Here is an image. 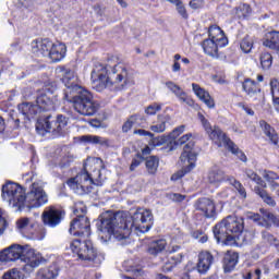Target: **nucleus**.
<instances>
[{
  "mask_svg": "<svg viewBox=\"0 0 279 279\" xmlns=\"http://www.w3.org/2000/svg\"><path fill=\"white\" fill-rule=\"evenodd\" d=\"M242 109H243L244 112H246V114H248L250 117H254V110H252L250 107L242 106Z\"/></svg>",
  "mask_w": 279,
  "mask_h": 279,
  "instance_id": "nucleus-64",
  "label": "nucleus"
},
{
  "mask_svg": "<svg viewBox=\"0 0 279 279\" xmlns=\"http://www.w3.org/2000/svg\"><path fill=\"white\" fill-rule=\"evenodd\" d=\"M262 216L258 214L248 213L247 217L252 221H256L258 226L263 228H271V226H277L279 228V219L271 213L260 209Z\"/></svg>",
  "mask_w": 279,
  "mask_h": 279,
  "instance_id": "nucleus-17",
  "label": "nucleus"
},
{
  "mask_svg": "<svg viewBox=\"0 0 279 279\" xmlns=\"http://www.w3.org/2000/svg\"><path fill=\"white\" fill-rule=\"evenodd\" d=\"M70 247L72 252L77 254L81 260H95V258H97V251L93 245H83L82 247L72 245Z\"/></svg>",
  "mask_w": 279,
  "mask_h": 279,
  "instance_id": "nucleus-20",
  "label": "nucleus"
},
{
  "mask_svg": "<svg viewBox=\"0 0 279 279\" xmlns=\"http://www.w3.org/2000/svg\"><path fill=\"white\" fill-rule=\"evenodd\" d=\"M182 66L180 65V62L174 61L172 64V71L173 73H179V71H181Z\"/></svg>",
  "mask_w": 279,
  "mask_h": 279,
  "instance_id": "nucleus-63",
  "label": "nucleus"
},
{
  "mask_svg": "<svg viewBox=\"0 0 279 279\" xmlns=\"http://www.w3.org/2000/svg\"><path fill=\"white\" fill-rule=\"evenodd\" d=\"M38 279H56L58 278V267L50 266L48 268H40L37 271Z\"/></svg>",
  "mask_w": 279,
  "mask_h": 279,
  "instance_id": "nucleus-29",
  "label": "nucleus"
},
{
  "mask_svg": "<svg viewBox=\"0 0 279 279\" xmlns=\"http://www.w3.org/2000/svg\"><path fill=\"white\" fill-rule=\"evenodd\" d=\"M92 84L98 93L105 88L112 90H126L132 86V73L125 63L119 62V59L111 57L106 63H95L92 71Z\"/></svg>",
  "mask_w": 279,
  "mask_h": 279,
  "instance_id": "nucleus-2",
  "label": "nucleus"
},
{
  "mask_svg": "<svg viewBox=\"0 0 279 279\" xmlns=\"http://www.w3.org/2000/svg\"><path fill=\"white\" fill-rule=\"evenodd\" d=\"M209 38L202 44L204 53L211 58H219V49L228 45V37L217 25H211L208 31Z\"/></svg>",
  "mask_w": 279,
  "mask_h": 279,
  "instance_id": "nucleus-8",
  "label": "nucleus"
},
{
  "mask_svg": "<svg viewBox=\"0 0 279 279\" xmlns=\"http://www.w3.org/2000/svg\"><path fill=\"white\" fill-rule=\"evenodd\" d=\"M126 271L131 272L133 276H135V278H141L142 276H145V271H143V268L138 267V266H133L132 262H125L124 263V267H128Z\"/></svg>",
  "mask_w": 279,
  "mask_h": 279,
  "instance_id": "nucleus-39",
  "label": "nucleus"
},
{
  "mask_svg": "<svg viewBox=\"0 0 279 279\" xmlns=\"http://www.w3.org/2000/svg\"><path fill=\"white\" fill-rule=\"evenodd\" d=\"M197 208L204 213L205 217H215V203L210 198H201Z\"/></svg>",
  "mask_w": 279,
  "mask_h": 279,
  "instance_id": "nucleus-27",
  "label": "nucleus"
},
{
  "mask_svg": "<svg viewBox=\"0 0 279 279\" xmlns=\"http://www.w3.org/2000/svg\"><path fill=\"white\" fill-rule=\"evenodd\" d=\"M63 217L64 215L60 209L47 207L41 215V221L48 228H57V226H60Z\"/></svg>",
  "mask_w": 279,
  "mask_h": 279,
  "instance_id": "nucleus-18",
  "label": "nucleus"
},
{
  "mask_svg": "<svg viewBox=\"0 0 279 279\" xmlns=\"http://www.w3.org/2000/svg\"><path fill=\"white\" fill-rule=\"evenodd\" d=\"M250 12H251L250 5L244 4L242 8H240V10L238 11V14H239V16H244V19H245V17L250 16Z\"/></svg>",
  "mask_w": 279,
  "mask_h": 279,
  "instance_id": "nucleus-48",
  "label": "nucleus"
},
{
  "mask_svg": "<svg viewBox=\"0 0 279 279\" xmlns=\"http://www.w3.org/2000/svg\"><path fill=\"white\" fill-rule=\"evenodd\" d=\"M170 199H172L173 202H183L184 195H182V194H172L170 196Z\"/></svg>",
  "mask_w": 279,
  "mask_h": 279,
  "instance_id": "nucleus-60",
  "label": "nucleus"
},
{
  "mask_svg": "<svg viewBox=\"0 0 279 279\" xmlns=\"http://www.w3.org/2000/svg\"><path fill=\"white\" fill-rule=\"evenodd\" d=\"M207 182L208 184H211V186L216 187L221 186L222 182H228V184L235 187L243 199L247 197V192H245L243 184L234 179V177L226 174V172H223V170L219 169L218 167H214L209 170L207 174Z\"/></svg>",
  "mask_w": 279,
  "mask_h": 279,
  "instance_id": "nucleus-9",
  "label": "nucleus"
},
{
  "mask_svg": "<svg viewBox=\"0 0 279 279\" xmlns=\"http://www.w3.org/2000/svg\"><path fill=\"white\" fill-rule=\"evenodd\" d=\"M151 221H154V215L149 209L138 208L133 215L125 211H119L117 214L106 213L101 216L98 223V230L101 239L105 236V242L108 239H114L120 243L130 242V235L132 230L135 232H149L151 228Z\"/></svg>",
  "mask_w": 279,
  "mask_h": 279,
  "instance_id": "nucleus-1",
  "label": "nucleus"
},
{
  "mask_svg": "<svg viewBox=\"0 0 279 279\" xmlns=\"http://www.w3.org/2000/svg\"><path fill=\"white\" fill-rule=\"evenodd\" d=\"M178 265V260L173 257H171L170 259H168V262L163 265L162 267V271L165 272H169V271H173V268L177 267Z\"/></svg>",
  "mask_w": 279,
  "mask_h": 279,
  "instance_id": "nucleus-42",
  "label": "nucleus"
},
{
  "mask_svg": "<svg viewBox=\"0 0 279 279\" xmlns=\"http://www.w3.org/2000/svg\"><path fill=\"white\" fill-rule=\"evenodd\" d=\"M214 236L217 243L223 245H244L252 240V233L243 232V218L228 216L214 228Z\"/></svg>",
  "mask_w": 279,
  "mask_h": 279,
  "instance_id": "nucleus-4",
  "label": "nucleus"
},
{
  "mask_svg": "<svg viewBox=\"0 0 279 279\" xmlns=\"http://www.w3.org/2000/svg\"><path fill=\"white\" fill-rule=\"evenodd\" d=\"M194 239H198V243H206V241H208V235H204L202 233L197 234V233H194Z\"/></svg>",
  "mask_w": 279,
  "mask_h": 279,
  "instance_id": "nucleus-57",
  "label": "nucleus"
},
{
  "mask_svg": "<svg viewBox=\"0 0 279 279\" xmlns=\"http://www.w3.org/2000/svg\"><path fill=\"white\" fill-rule=\"evenodd\" d=\"M254 191L256 195H259V197L264 199L265 204H267L268 206H276V201H274V198L269 196V194H267V192L264 189L255 186Z\"/></svg>",
  "mask_w": 279,
  "mask_h": 279,
  "instance_id": "nucleus-38",
  "label": "nucleus"
},
{
  "mask_svg": "<svg viewBox=\"0 0 279 279\" xmlns=\"http://www.w3.org/2000/svg\"><path fill=\"white\" fill-rule=\"evenodd\" d=\"M31 47L35 56H43L44 58H49L51 47H53V41L49 39L34 40L32 41Z\"/></svg>",
  "mask_w": 279,
  "mask_h": 279,
  "instance_id": "nucleus-19",
  "label": "nucleus"
},
{
  "mask_svg": "<svg viewBox=\"0 0 279 279\" xmlns=\"http://www.w3.org/2000/svg\"><path fill=\"white\" fill-rule=\"evenodd\" d=\"M263 45L264 47H268V49L279 50V32L272 31L266 33Z\"/></svg>",
  "mask_w": 279,
  "mask_h": 279,
  "instance_id": "nucleus-26",
  "label": "nucleus"
},
{
  "mask_svg": "<svg viewBox=\"0 0 279 279\" xmlns=\"http://www.w3.org/2000/svg\"><path fill=\"white\" fill-rule=\"evenodd\" d=\"M19 258L24 263L22 266V271H24V274H34L38 267L44 263H47V259L43 257L40 252L31 248L29 246L11 245L0 252V263H12L19 260Z\"/></svg>",
  "mask_w": 279,
  "mask_h": 279,
  "instance_id": "nucleus-5",
  "label": "nucleus"
},
{
  "mask_svg": "<svg viewBox=\"0 0 279 279\" xmlns=\"http://www.w3.org/2000/svg\"><path fill=\"white\" fill-rule=\"evenodd\" d=\"M264 180L268 181L269 184L274 183V180H279V175L276 172L265 170L263 173Z\"/></svg>",
  "mask_w": 279,
  "mask_h": 279,
  "instance_id": "nucleus-43",
  "label": "nucleus"
},
{
  "mask_svg": "<svg viewBox=\"0 0 279 279\" xmlns=\"http://www.w3.org/2000/svg\"><path fill=\"white\" fill-rule=\"evenodd\" d=\"M243 53H250L254 49V37L246 35L240 43Z\"/></svg>",
  "mask_w": 279,
  "mask_h": 279,
  "instance_id": "nucleus-34",
  "label": "nucleus"
},
{
  "mask_svg": "<svg viewBox=\"0 0 279 279\" xmlns=\"http://www.w3.org/2000/svg\"><path fill=\"white\" fill-rule=\"evenodd\" d=\"M236 265H239V253L232 251L227 252L222 265L225 274L234 271Z\"/></svg>",
  "mask_w": 279,
  "mask_h": 279,
  "instance_id": "nucleus-23",
  "label": "nucleus"
},
{
  "mask_svg": "<svg viewBox=\"0 0 279 279\" xmlns=\"http://www.w3.org/2000/svg\"><path fill=\"white\" fill-rule=\"evenodd\" d=\"M83 143H92V145H105L108 146V140L106 137L97 135H84L81 137Z\"/></svg>",
  "mask_w": 279,
  "mask_h": 279,
  "instance_id": "nucleus-32",
  "label": "nucleus"
},
{
  "mask_svg": "<svg viewBox=\"0 0 279 279\" xmlns=\"http://www.w3.org/2000/svg\"><path fill=\"white\" fill-rule=\"evenodd\" d=\"M49 202L47 192L38 183H33L32 189L27 195L24 194V207L40 208Z\"/></svg>",
  "mask_w": 279,
  "mask_h": 279,
  "instance_id": "nucleus-14",
  "label": "nucleus"
},
{
  "mask_svg": "<svg viewBox=\"0 0 279 279\" xmlns=\"http://www.w3.org/2000/svg\"><path fill=\"white\" fill-rule=\"evenodd\" d=\"M203 104H205V106L208 107L209 110L215 109V106H216L215 98H213V96H208L207 98H205L203 100Z\"/></svg>",
  "mask_w": 279,
  "mask_h": 279,
  "instance_id": "nucleus-49",
  "label": "nucleus"
},
{
  "mask_svg": "<svg viewBox=\"0 0 279 279\" xmlns=\"http://www.w3.org/2000/svg\"><path fill=\"white\" fill-rule=\"evenodd\" d=\"M175 10L182 19H189V12L186 11V7H184L182 1L175 7Z\"/></svg>",
  "mask_w": 279,
  "mask_h": 279,
  "instance_id": "nucleus-44",
  "label": "nucleus"
},
{
  "mask_svg": "<svg viewBox=\"0 0 279 279\" xmlns=\"http://www.w3.org/2000/svg\"><path fill=\"white\" fill-rule=\"evenodd\" d=\"M160 110H162V105H160L158 102H153L145 108L144 112L148 117H154V116L158 114V112H160Z\"/></svg>",
  "mask_w": 279,
  "mask_h": 279,
  "instance_id": "nucleus-40",
  "label": "nucleus"
},
{
  "mask_svg": "<svg viewBox=\"0 0 279 279\" xmlns=\"http://www.w3.org/2000/svg\"><path fill=\"white\" fill-rule=\"evenodd\" d=\"M57 106H60L58 101V95L53 94L51 87H45L39 92L36 102H23L19 105V110L26 117V119H34L39 112H49L53 110Z\"/></svg>",
  "mask_w": 279,
  "mask_h": 279,
  "instance_id": "nucleus-6",
  "label": "nucleus"
},
{
  "mask_svg": "<svg viewBox=\"0 0 279 279\" xmlns=\"http://www.w3.org/2000/svg\"><path fill=\"white\" fill-rule=\"evenodd\" d=\"M49 119H51V117L37 121L36 130L39 134H45V132H56L60 134L69 124V119L64 116H58L54 122H50Z\"/></svg>",
  "mask_w": 279,
  "mask_h": 279,
  "instance_id": "nucleus-15",
  "label": "nucleus"
},
{
  "mask_svg": "<svg viewBox=\"0 0 279 279\" xmlns=\"http://www.w3.org/2000/svg\"><path fill=\"white\" fill-rule=\"evenodd\" d=\"M219 199H228L230 197V187H227L217 194Z\"/></svg>",
  "mask_w": 279,
  "mask_h": 279,
  "instance_id": "nucleus-55",
  "label": "nucleus"
},
{
  "mask_svg": "<svg viewBox=\"0 0 279 279\" xmlns=\"http://www.w3.org/2000/svg\"><path fill=\"white\" fill-rule=\"evenodd\" d=\"M28 226H29V218H21L16 222V227L17 229H20L21 232H23V230H26Z\"/></svg>",
  "mask_w": 279,
  "mask_h": 279,
  "instance_id": "nucleus-45",
  "label": "nucleus"
},
{
  "mask_svg": "<svg viewBox=\"0 0 279 279\" xmlns=\"http://www.w3.org/2000/svg\"><path fill=\"white\" fill-rule=\"evenodd\" d=\"M245 173L248 180H252V182H255V184L258 186H266V184L263 182V179H260V177H258V174H256V172L253 170H246Z\"/></svg>",
  "mask_w": 279,
  "mask_h": 279,
  "instance_id": "nucleus-41",
  "label": "nucleus"
},
{
  "mask_svg": "<svg viewBox=\"0 0 279 279\" xmlns=\"http://www.w3.org/2000/svg\"><path fill=\"white\" fill-rule=\"evenodd\" d=\"M134 134H138V136H151V133H149V131H145L143 129L135 130Z\"/></svg>",
  "mask_w": 279,
  "mask_h": 279,
  "instance_id": "nucleus-59",
  "label": "nucleus"
},
{
  "mask_svg": "<svg viewBox=\"0 0 279 279\" xmlns=\"http://www.w3.org/2000/svg\"><path fill=\"white\" fill-rule=\"evenodd\" d=\"M184 130H186V126H184V125L178 126L177 129H174L172 131L171 137L178 138V136H180V134H184Z\"/></svg>",
  "mask_w": 279,
  "mask_h": 279,
  "instance_id": "nucleus-51",
  "label": "nucleus"
},
{
  "mask_svg": "<svg viewBox=\"0 0 279 279\" xmlns=\"http://www.w3.org/2000/svg\"><path fill=\"white\" fill-rule=\"evenodd\" d=\"M101 167H104V161L101 158L89 157L84 163V172L89 175L94 181L101 184Z\"/></svg>",
  "mask_w": 279,
  "mask_h": 279,
  "instance_id": "nucleus-16",
  "label": "nucleus"
},
{
  "mask_svg": "<svg viewBox=\"0 0 279 279\" xmlns=\"http://www.w3.org/2000/svg\"><path fill=\"white\" fill-rule=\"evenodd\" d=\"M71 162H73V158L71 157H64L61 161V166L62 167H69V165H71Z\"/></svg>",
  "mask_w": 279,
  "mask_h": 279,
  "instance_id": "nucleus-61",
  "label": "nucleus"
},
{
  "mask_svg": "<svg viewBox=\"0 0 279 279\" xmlns=\"http://www.w3.org/2000/svg\"><path fill=\"white\" fill-rule=\"evenodd\" d=\"M66 56V45L62 43H52V47L50 48V54L48 58L52 60V62H60L64 60Z\"/></svg>",
  "mask_w": 279,
  "mask_h": 279,
  "instance_id": "nucleus-24",
  "label": "nucleus"
},
{
  "mask_svg": "<svg viewBox=\"0 0 279 279\" xmlns=\"http://www.w3.org/2000/svg\"><path fill=\"white\" fill-rule=\"evenodd\" d=\"M57 72L61 74L65 86L63 99L73 105V108L83 117H93L99 110V102L95 101L93 94L77 83V74L71 69L59 68Z\"/></svg>",
  "mask_w": 279,
  "mask_h": 279,
  "instance_id": "nucleus-3",
  "label": "nucleus"
},
{
  "mask_svg": "<svg viewBox=\"0 0 279 279\" xmlns=\"http://www.w3.org/2000/svg\"><path fill=\"white\" fill-rule=\"evenodd\" d=\"M70 234H73V236H78L73 240V245H75V243H83L84 245L92 243L90 221H88V218L81 216L74 219L70 226Z\"/></svg>",
  "mask_w": 279,
  "mask_h": 279,
  "instance_id": "nucleus-11",
  "label": "nucleus"
},
{
  "mask_svg": "<svg viewBox=\"0 0 279 279\" xmlns=\"http://www.w3.org/2000/svg\"><path fill=\"white\" fill-rule=\"evenodd\" d=\"M211 80L213 82H216V84H227L226 77L223 76L213 75Z\"/></svg>",
  "mask_w": 279,
  "mask_h": 279,
  "instance_id": "nucleus-56",
  "label": "nucleus"
},
{
  "mask_svg": "<svg viewBox=\"0 0 279 279\" xmlns=\"http://www.w3.org/2000/svg\"><path fill=\"white\" fill-rule=\"evenodd\" d=\"M242 86H243V90L246 92L248 97H256V95L258 97H263V95L260 94V88H258V85H256V82L247 78L244 81Z\"/></svg>",
  "mask_w": 279,
  "mask_h": 279,
  "instance_id": "nucleus-28",
  "label": "nucleus"
},
{
  "mask_svg": "<svg viewBox=\"0 0 279 279\" xmlns=\"http://www.w3.org/2000/svg\"><path fill=\"white\" fill-rule=\"evenodd\" d=\"M68 186L76 193V195H86V193H90L93 186H100L101 183L95 181V179L90 178V174L81 172L74 178H71L66 182Z\"/></svg>",
  "mask_w": 279,
  "mask_h": 279,
  "instance_id": "nucleus-12",
  "label": "nucleus"
},
{
  "mask_svg": "<svg viewBox=\"0 0 279 279\" xmlns=\"http://www.w3.org/2000/svg\"><path fill=\"white\" fill-rule=\"evenodd\" d=\"M270 90L272 95V101L276 106V110H279V82L278 80L270 81Z\"/></svg>",
  "mask_w": 279,
  "mask_h": 279,
  "instance_id": "nucleus-35",
  "label": "nucleus"
},
{
  "mask_svg": "<svg viewBox=\"0 0 279 279\" xmlns=\"http://www.w3.org/2000/svg\"><path fill=\"white\" fill-rule=\"evenodd\" d=\"M213 260H215V258L209 252L199 253L198 263L196 266L198 274H208L210 267L213 266Z\"/></svg>",
  "mask_w": 279,
  "mask_h": 279,
  "instance_id": "nucleus-22",
  "label": "nucleus"
},
{
  "mask_svg": "<svg viewBox=\"0 0 279 279\" xmlns=\"http://www.w3.org/2000/svg\"><path fill=\"white\" fill-rule=\"evenodd\" d=\"M160 165V161L155 156H150L146 159V169L148 173L154 175L156 171H158V166Z\"/></svg>",
  "mask_w": 279,
  "mask_h": 279,
  "instance_id": "nucleus-37",
  "label": "nucleus"
},
{
  "mask_svg": "<svg viewBox=\"0 0 279 279\" xmlns=\"http://www.w3.org/2000/svg\"><path fill=\"white\" fill-rule=\"evenodd\" d=\"M192 138H195V135L193 133L184 134L177 140V145H184V143H189V141H191Z\"/></svg>",
  "mask_w": 279,
  "mask_h": 279,
  "instance_id": "nucleus-46",
  "label": "nucleus"
},
{
  "mask_svg": "<svg viewBox=\"0 0 279 279\" xmlns=\"http://www.w3.org/2000/svg\"><path fill=\"white\" fill-rule=\"evenodd\" d=\"M204 5V1L203 0H191L190 1V7L193 10H199V8H202Z\"/></svg>",
  "mask_w": 279,
  "mask_h": 279,
  "instance_id": "nucleus-54",
  "label": "nucleus"
},
{
  "mask_svg": "<svg viewBox=\"0 0 279 279\" xmlns=\"http://www.w3.org/2000/svg\"><path fill=\"white\" fill-rule=\"evenodd\" d=\"M141 162H143V160L141 159V157L136 158V159H133L132 163H131V167H130V170L131 171H134V169H136V167H140L141 166Z\"/></svg>",
  "mask_w": 279,
  "mask_h": 279,
  "instance_id": "nucleus-58",
  "label": "nucleus"
},
{
  "mask_svg": "<svg viewBox=\"0 0 279 279\" xmlns=\"http://www.w3.org/2000/svg\"><path fill=\"white\" fill-rule=\"evenodd\" d=\"M181 162H183V170L174 173L171 177V180L178 181L181 178H184L185 173H189L190 171H193L195 169V160H197V151H195V148L193 147V142H189L181 154L180 157Z\"/></svg>",
  "mask_w": 279,
  "mask_h": 279,
  "instance_id": "nucleus-13",
  "label": "nucleus"
},
{
  "mask_svg": "<svg viewBox=\"0 0 279 279\" xmlns=\"http://www.w3.org/2000/svg\"><path fill=\"white\" fill-rule=\"evenodd\" d=\"M263 241L264 243H276V238H274V235H271L269 232H264L263 233Z\"/></svg>",
  "mask_w": 279,
  "mask_h": 279,
  "instance_id": "nucleus-53",
  "label": "nucleus"
},
{
  "mask_svg": "<svg viewBox=\"0 0 279 279\" xmlns=\"http://www.w3.org/2000/svg\"><path fill=\"white\" fill-rule=\"evenodd\" d=\"M192 90L194 95H196L197 99H199V101H203L210 97V93L197 83H192Z\"/></svg>",
  "mask_w": 279,
  "mask_h": 279,
  "instance_id": "nucleus-33",
  "label": "nucleus"
},
{
  "mask_svg": "<svg viewBox=\"0 0 279 279\" xmlns=\"http://www.w3.org/2000/svg\"><path fill=\"white\" fill-rule=\"evenodd\" d=\"M198 119L210 141H215L219 145L223 143L227 149L238 156V158L242 160V162H247V157L245 156V154L241 151V149H239V147H236V145H234V143H232V141H230L228 136H226V133H223V131H221L219 126H213L208 119H206V117H204V114L202 113H198Z\"/></svg>",
  "mask_w": 279,
  "mask_h": 279,
  "instance_id": "nucleus-7",
  "label": "nucleus"
},
{
  "mask_svg": "<svg viewBox=\"0 0 279 279\" xmlns=\"http://www.w3.org/2000/svg\"><path fill=\"white\" fill-rule=\"evenodd\" d=\"M166 86L168 89H170L171 93H173V95H175L177 98H179V101H181V104H187V106H191V102L193 100L189 98V95H186V92H184V89H182L180 85L173 82H167Z\"/></svg>",
  "mask_w": 279,
  "mask_h": 279,
  "instance_id": "nucleus-25",
  "label": "nucleus"
},
{
  "mask_svg": "<svg viewBox=\"0 0 279 279\" xmlns=\"http://www.w3.org/2000/svg\"><path fill=\"white\" fill-rule=\"evenodd\" d=\"M244 279H260V269H256L254 272H247L243 276Z\"/></svg>",
  "mask_w": 279,
  "mask_h": 279,
  "instance_id": "nucleus-50",
  "label": "nucleus"
},
{
  "mask_svg": "<svg viewBox=\"0 0 279 279\" xmlns=\"http://www.w3.org/2000/svg\"><path fill=\"white\" fill-rule=\"evenodd\" d=\"M2 199L12 208H25V190L16 183L8 182L2 186Z\"/></svg>",
  "mask_w": 279,
  "mask_h": 279,
  "instance_id": "nucleus-10",
  "label": "nucleus"
},
{
  "mask_svg": "<svg viewBox=\"0 0 279 279\" xmlns=\"http://www.w3.org/2000/svg\"><path fill=\"white\" fill-rule=\"evenodd\" d=\"M259 125L269 141H271L274 145H278V134H276V131L271 128V125L267 124L265 120L259 121Z\"/></svg>",
  "mask_w": 279,
  "mask_h": 279,
  "instance_id": "nucleus-30",
  "label": "nucleus"
},
{
  "mask_svg": "<svg viewBox=\"0 0 279 279\" xmlns=\"http://www.w3.org/2000/svg\"><path fill=\"white\" fill-rule=\"evenodd\" d=\"M165 250V246L162 245H153L148 248V253L156 256L159 252H162Z\"/></svg>",
  "mask_w": 279,
  "mask_h": 279,
  "instance_id": "nucleus-52",
  "label": "nucleus"
},
{
  "mask_svg": "<svg viewBox=\"0 0 279 279\" xmlns=\"http://www.w3.org/2000/svg\"><path fill=\"white\" fill-rule=\"evenodd\" d=\"M169 121H171V117H169V114L158 116L159 123L150 126L151 132H165L166 125L169 123Z\"/></svg>",
  "mask_w": 279,
  "mask_h": 279,
  "instance_id": "nucleus-31",
  "label": "nucleus"
},
{
  "mask_svg": "<svg viewBox=\"0 0 279 279\" xmlns=\"http://www.w3.org/2000/svg\"><path fill=\"white\" fill-rule=\"evenodd\" d=\"M260 65L264 71L271 69V64H274V57L269 52H263L259 57Z\"/></svg>",
  "mask_w": 279,
  "mask_h": 279,
  "instance_id": "nucleus-36",
  "label": "nucleus"
},
{
  "mask_svg": "<svg viewBox=\"0 0 279 279\" xmlns=\"http://www.w3.org/2000/svg\"><path fill=\"white\" fill-rule=\"evenodd\" d=\"M8 228V221L3 218V209L0 208V234Z\"/></svg>",
  "mask_w": 279,
  "mask_h": 279,
  "instance_id": "nucleus-47",
  "label": "nucleus"
},
{
  "mask_svg": "<svg viewBox=\"0 0 279 279\" xmlns=\"http://www.w3.org/2000/svg\"><path fill=\"white\" fill-rule=\"evenodd\" d=\"M147 125V117L143 114L131 116L122 125V132L128 133L132 128H145Z\"/></svg>",
  "mask_w": 279,
  "mask_h": 279,
  "instance_id": "nucleus-21",
  "label": "nucleus"
},
{
  "mask_svg": "<svg viewBox=\"0 0 279 279\" xmlns=\"http://www.w3.org/2000/svg\"><path fill=\"white\" fill-rule=\"evenodd\" d=\"M154 243L155 245H168V243H171V242H168L167 239L165 238H160L155 240Z\"/></svg>",
  "mask_w": 279,
  "mask_h": 279,
  "instance_id": "nucleus-62",
  "label": "nucleus"
}]
</instances>
